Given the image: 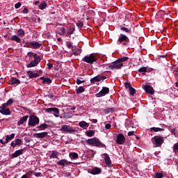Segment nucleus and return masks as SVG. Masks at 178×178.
Wrapping results in <instances>:
<instances>
[{"label": "nucleus", "instance_id": "8fccbe9b", "mask_svg": "<svg viewBox=\"0 0 178 178\" xmlns=\"http://www.w3.org/2000/svg\"><path fill=\"white\" fill-rule=\"evenodd\" d=\"M20 6H22V3L21 2H18L15 5V9H19V8H20Z\"/></svg>", "mask_w": 178, "mask_h": 178}, {"label": "nucleus", "instance_id": "20e7f679", "mask_svg": "<svg viewBox=\"0 0 178 178\" xmlns=\"http://www.w3.org/2000/svg\"><path fill=\"white\" fill-rule=\"evenodd\" d=\"M40 124V118L37 117L36 115H31L29 117L28 124L29 126H31V127H35V126H37V124Z\"/></svg>", "mask_w": 178, "mask_h": 178}, {"label": "nucleus", "instance_id": "dca6fc26", "mask_svg": "<svg viewBox=\"0 0 178 178\" xmlns=\"http://www.w3.org/2000/svg\"><path fill=\"white\" fill-rule=\"evenodd\" d=\"M104 162H105L106 166H108V168L112 167V161H111V158L109 157V156L108 154L105 155Z\"/></svg>", "mask_w": 178, "mask_h": 178}, {"label": "nucleus", "instance_id": "473e14b6", "mask_svg": "<svg viewBox=\"0 0 178 178\" xmlns=\"http://www.w3.org/2000/svg\"><path fill=\"white\" fill-rule=\"evenodd\" d=\"M79 126H80V127H88L90 124L87 123L86 121H81L79 123Z\"/></svg>", "mask_w": 178, "mask_h": 178}, {"label": "nucleus", "instance_id": "49530a36", "mask_svg": "<svg viewBox=\"0 0 178 178\" xmlns=\"http://www.w3.org/2000/svg\"><path fill=\"white\" fill-rule=\"evenodd\" d=\"M124 84V87L128 88L129 90L132 87L131 84H130V83L129 82H125Z\"/></svg>", "mask_w": 178, "mask_h": 178}, {"label": "nucleus", "instance_id": "cd10ccee", "mask_svg": "<svg viewBox=\"0 0 178 178\" xmlns=\"http://www.w3.org/2000/svg\"><path fill=\"white\" fill-rule=\"evenodd\" d=\"M11 40L12 41H15V42H18V43L22 42V39H20V38H19V36L16 35L11 36Z\"/></svg>", "mask_w": 178, "mask_h": 178}, {"label": "nucleus", "instance_id": "37998d69", "mask_svg": "<svg viewBox=\"0 0 178 178\" xmlns=\"http://www.w3.org/2000/svg\"><path fill=\"white\" fill-rule=\"evenodd\" d=\"M47 83V84H51L52 83V81L49 78H45L43 81V83Z\"/></svg>", "mask_w": 178, "mask_h": 178}, {"label": "nucleus", "instance_id": "4be33fe9", "mask_svg": "<svg viewBox=\"0 0 178 178\" xmlns=\"http://www.w3.org/2000/svg\"><path fill=\"white\" fill-rule=\"evenodd\" d=\"M23 154V149L15 151L13 154V158H17V156H20V155Z\"/></svg>", "mask_w": 178, "mask_h": 178}, {"label": "nucleus", "instance_id": "3c124183", "mask_svg": "<svg viewBox=\"0 0 178 178\" xmlns=\"http://www.w3.org/2000/svg\"><path fill=\"white\" fill-rule=\"evenodd\" d=\"M25 175H26L27 177H31V176H33V171H29Z\"/></svg>", "mask_w": 178, "mask_h": 178}, {"label": "nucleus", "instance_id": "f8f14e48", "mask_svg": "<svg viewBox=\"0 0 178 178\" xmlns=\"http://www.w3.org/2000/svg\"><path fill=\"white\" fill-rule=\"evenodd\" d=\"M124 141H126V138L124 137V135L122 134H118L116 140L117 144L122 145V144H124Z\"/></svg>", "mask_w": 178, "mask_h": 178}, {"label": "nucleus", "instance_id": "58836bf2", "mask_svg": "<svg viewBox=\"0 0 178 178\" xmlns=\"http://www.w3.org/2000/svg\"><path fill=\"white\" fill-rule=\"evenodd\" d=\"M27 55H28V56H29V58H33V57L34 59H35V56H38V55H37V54H34L32 51L28 52Z\"/></svg>", "mask_w": 178, "mask_h": 178}, {"label": "nucleus", "instance_id": "6ab92c4d", "mask_svg": "<svg viewBox=\"0 0 178 178\" xmlns=\"http://www.w3.org/2000/svg\"><path fill=\"white\" fill-rule=\"evenodd\" d=\"M33 136L35 137V138H44V137L48 136V132L34 134Z\"/></svg>", "mask_w": 178, "mask_h": 178}, {"label": "nucleus", "instance_id": "7ed1b4c3", "mask_svg": "<svg viewBox=\"0 0 178 178\" xmlns=\"http://www.w3.org/2000/svg\"><path fill=\"white\" fill-rule=\"evenodd\" d=\"M97 60V56H95V54H90L87 56H85L82 58L83 62H86V63H89V65H92V63H95Z\"/></svg>", "mask_w": 178, "mask_h": 178}, {"label": "nucleus", "instance_id": "4d7b16f0", "mask_svg": "<svg viewBox=\"0 0 178 178\" xmlns=\"http://www.w3.org/2000/svg\"><path fill=\"white\" fill-rule=\"evenodd\" d=\"M134 133H136V131H131L128 133V136H134Z\"/></svg>", "mask_w": 178, "mask_h": 178}, {"label": "nucleus", "instance_id": "aec40b11", "mask_svg": "<svg viewBox=\"0 0 178 178\" xmlns=\"http://www.w3.org/2000/svg\"><path fill=\"white\" fill-rule=\"evenodd\" d=\"M11 147L15 148L16 145L20 146L22 145V139L17 138L15 140V141H13L10 144Z\"/></svg>", "mask_w": 178, "mask_h": 178}, {"label": "nucleus", "instance_id": "052dcab7", "mask_svg": "<svg viewBox=\"0 0 178 178\" xmlns=\"http://www.w3.org/2000/svg\"><path fill=\"white\" fill-rule=\"evenodd\" d=\"M34 175L36 177H39V176H41V172H34Z\"/></svg>", "mask_w": 178, "mask_h": 178}, {"label": "nucleus", "instance_id": "69168bd1", "mask_svg": "<svg viewBox=\"0 0 178 178\" xmlns=\"http://www.w3.org/2000/svg\"><path fill=\"white\" fill-rule=\"evenodd\" d=\"M40 80H42L44 81V80H45V78L44 76H42L40 78Z\"/></svg>", "mask_w": 178, "mask_h": 178}, {"label": "nucleus", "instance_id": "09e8293b", "mask_svg": "<svg viewBox=\"0 0 178 178\" xmlns=\"http://www.w3.org/2000/svg\"><path fill=\"white\" fill-rule=\"evenodd\" d=\"M67 47L70 49H73V45L72 44V42H67Z\"/></svg>", "mask_w": 178, "mask_h": 178}, {"label": "nucleus", "instance_id": "f257e3e1", "mask_svg": "<svg viewBox=\"0 0 178 178\" xmlns=\"http://www.w3.org/2000/svg\"><path fill=\"white\" fill-rule=\"evenodd\" d=\"M129 57H122L113 62L111 65H109L108 69L111 70H118V69H122L123 67V62H127Z\"/></svg>", "mask_w": 178, "mask_h": 178}, {"label": "nucleus", "instance_id": "e2e57ef3", "mask_svg": "<svg viewBox=\"0 0 178 178\" xmlns=\"http://www.w3.org/2000/svg\"><path fill=\"white\" fill-rule=\"evenodd\" d=\"M92 122V123H97L98 122V120L97 119H93L91 120Z\"/></svg>", "mask_w": 178, "mask_h": 178}, {"label": "nucleus", "instance_id": "0e129e2a", "mask_svg": "<svg viewBox=\"0 0 178 178\" xmlns=\"http://www.w3.org/2000/svg\"><path fill=\"white\" fill-rule=\"evenodd\" d=\"M76 109V107L75 106H73L70 108L71 111H74Z\"/></svg>", "mask_w": 178, "mask_h": 178}, {"label": "nucleus", "instance_id": "2f4dec72", "mask_svg": "<svg viewBox=\"0 0 178 178\" xmlns=\"http://www.w3.org/2000/svg\"><path fill=\"white\" fill-rule=\"evenodd\" d=\"M49 126L47 124H42L40 126L37 127V129H39L40 130H45L46 129H48Z\"/></svg>", "mask_w": 178, "mask_h": 178}, {"label": "nucleus", "instance_id": "7c9ffc66", "mask_svg": "<svg viewBox=\"0 0 178 178\" xmlns=\"http://www.w3.org/2000/svg\"><path fill=\"white\" fill-rule=\"evenodd\" d=\"M69 156L71 159H77V158H79V154L76 152H71L70 153Z\"/></svg>", "mask_w": 178, "mask_h": 178}, {"label": "nucleus", "instance_id": "ea45409f", "mask_svg": "<svg viewBox=\"0 0 178 178\" xmlns=\"http://www.w3.org/2000/svg\"><path fill=\"white\" fill-rule=\"evenodd\" d=\"M12 104H13V99H10L8 100V102L6 103H4L3 104L8 107V106H10V105H12Z\"/></svg>", "mask_w": 178, "mask_h": 178}, {"label": "nucleus", "instance_id": "bf43d9fd", "mask_svg": "<svg viewBox=\"0 0 178 178\" xmlns=\"http://www.w3.org/2000/svg\"><path fill=\"white\" fill-rule=\"evenodd\" d=\"M46 97H48V98H54V95L49 93L48 95H46Z\"/></svg>", "mask_w": 178, "mask_h": 178}, {"label": "nucleus", "instance_id": "a19ab883", "mask_svg": "<svg viewBox=\"0 0 178 178\" xmlns=\"http://www.w3.org/2000/svg\"><path fill=\"white\" fill-rule=\"evenodd\" d=\"M139 73H143V74H144V73H146L147 72V68L145 67H142L138 70Z\"/></svg>", "mask_w": 178, "mask_h": 178}, {"label": "nucleus", "instance_id": "b1692460", "mask_svg": "<svg viewBox=\"0 0 178 178\" xmlns=\"http://www.w3.org/2000/svg\"><path fill=\"white\" fill-rule=\"evenodd\" d=\"M9 81H10V84H11V85L20 84V80H19L16 78L11 77Z\"/></svg>", "mask_w": 178, "mask_h": 178}, {"label": "nucleus", "instance_id": "603ef678", "mask_svg": "<svg viewBox=\"0 0 178 178\" xmlns=\"http://www.w3.org/2000/svg\"><path fill=\"white\" fill-rule=\"evenodd\" d=\"M173 150H174V151H178V143H175V144L174 145Z\"/></svg>", "mask_w": 178, "mask_h": 178}, {"label": "nucleus", "instance_id": "a18cd8bd", "mask_svg": "<svg viewBox=\"0 0 178 178\" xmlns=\"http://www.w3.org/2000/svg\"><path fill=\"white\" fill-rule=\"evenodd\" d=\"M76 24V26L78 27V29H80V30H81V29H83V22H78Z\"/></svg>", "mask_w": 178, "mask_h": 178}, {"label": "nucleus", "instance_id": "412c9836", "mask_svg": "<svg viewBox=\"0 0 178 178\" xmlns=\"http://www.w3.org/2000/svg\"><path fill=\"white\" fill-rule=\"evenodd\" d=\"M59 155V152L54 150L51 152V154L49 155L50 159H58V156Z\"/></svg>", "mask_w": 178, "mask_h": 178}, {"label": "nucleus", "instance_id": "39448f33", "mask_svg": "<svg viewBox=\"0 0 178 178\" xmlns=\"http://www.w3.org/2000/svg\"><path fill=\"white\" fill-rule=\"evenodd\" d=\"M153 145L155 147H161L163 144V138L162 136H156L152 138Z\"/></svg>", "mask_w": 178, "mask_h": 178}, {"label": "nucleus", "instance_id": "f704fd0d", "mask_svg": "<svg viewBox=\"0 0 178 178\" xmlns=\"http://www.w3.org/2000/svg\"><path fill=\"white\" fill-rule=\"evenodd\" d=\"M85 88L83 86L79 87L77 89H76V94H81V92H84Z\"/></svg>", "mask_w": 178, "mask_h": 178}, {"label": "nucleus", "instance_id": "72a5a7b5", "mask_svg": "<svg viewBox=\"0 0 178 178\" xmlns=\"http://www.w3.org/2000/svg\"><path fill=\"white\" fill-rule=\"evenodd\" d=\"M152 131H155V133H158V131H165V129L159 127H152L151 128Z\"/></svg>", "mask_w": 178, "mask_h": 178}, {"label": "nucleus", "instance_id": "bb28decb", "mask_svg": "<svg viewBox=\"0 0 178 178\" xmlns=\"http://www.w3.org/2000/svg\"><path fill=\"white\" fill-rule=\"evenodd\" d=\"M74 27L70 28L67 29V33H66V37H70L73 33H74Z\"/></svg>", "mask_w": 178, "mask_h": 178}, {"label": "nucleus", "instance_id": "680f3d73", "mask_svg": "<svg viewBox=\"0 0 178 178\" xmlns=\"http://www.w3.org/2000/svg\"><path fill=\"white\" fill-rule=\"evenodd\" d=\"M0 143H1V144H3V145H5V144H8V143H6V141H3L2 139L0 140Z\"/></svg>", "mask_w": 178, "mask_h": 178}, {"label": "nucleus", "instance_id": "393cba45", "mask_svg": "<svg viewBox=\"0 0 178 178\" xmlns=\"http://www.w3.org/2000/svg\"><path fill=\"white\" fill-rule=\"evenodd\" d=\"M27 74L29 76L30 79H34V78L38 77V76H40L38 74L34 73V72H33V71H28Z\"/></svg>", "mask_w": 178, "mask_h": 178}, {"label": "nucleus", "instance_id": "1a4fd4ad", "mask_svg": "<svg viewBox=\"0 0 178 178\" xmlns=\"http://www.w3.org/2000/svg\"><path fill=\"white\" fill-rule=\"evenodd\" d=\"M109 93V88L107 87H103L102 90L99 92L95 95L97 98H101V97H105L106 94Z\"/></svg>", "mask_w": 178, "mask_h": 178}, {"label": "nucleus", "instance_id": "13d9d810", "mask_svg": "<svg viewBox=\"0 0 178 178\" xmlns=\"http://www.w3.org/2000/svg\"><path fill=\"white\" fill-rule=\"evenodd\" d=\"M48 69H52L54 67V65L51 63H47Z\"/></svg>", "mask_w": 178, "mask_h": 178}, {"label": "nucleus", "instance_id": "9d476101", "mask_svg": "<svg viewBox=\"0 0 178 178\" xmlns=\"http://www.w3.org/2000/svg\"><path fill=\"white\" fill-rule=\"evenodd\" d=\"M60 130V131H63L65 133H70V134H72V133H75L76 131V130L72 129V127H70V126L69 125H63Z\"/></svg>", "mask_w": 178, "mask_h": 178}, {"label": "nucleus", "instance_id": "4c0bfd02", "mask_svg": "<svg viewBox=\"0 0 178 178\" xmlns=\"http://www.w3.org/2000/svg\"><path fill=\"white\" fill-rule=\"evenodd\" d=\"M24 31L22 29H19L17 31V35H19V37H24Z\"/></svg>", "mask_w": 178, "mask_h": 178}, {"label": "nucleus", "instance_id": "a211bd4d", "mask_svg": "<svg viewBox=\"0 0 178 178\" xmlns=\"http://www.w3.org/2000/svg\"><path fill=\"white\" fill-rule=\"evenodd\" d=\"M29 45H31L33 49H38L41 47V43L38 42H31Z\"/></svg>", "mask_w": 178, "mask_h": 178}, {"label": "nucleus", "instance_id": "5701e85b", "mask_svg": "<svg viewBox=\"0 0 178 178\" xmlns=\"http://www.w3.org/2000/svg\"><path fill=\"white\" fill-rule=\"evenodd\" d=\"M28 119H29V115H25V116L22 117L18 121L17 126H20L21 124H23V123H24V122H26Z\"/></svg>", "mask_w": 178, "mask_h": 178}, {"label": "nucleus", "instance_id": "2eb2a0df", "mask_svg": "<svg viewBox=\"0 0 178 178\" xmlns=\"http://www.w3.org/2000/svg\"><path fill=\"white\" fill-rule=\"evenodd\" d=\"M101 168L95 167L94 168H92L91 170H89L88 172L91 175H99L101 173Z\"/></svg>", "mask_w": 178, "mask_h": 178}, {"label": "nucleus", "instance_id": "c85d7f7f", "mask_svg": "<svg viewBox=\"0 0 178 178\" xmlns=\"http://www.w3.org/2000/svg\"><path fill=\"white\" fill-rule=\"evenodd\" d=\"M120 31H124L127 34H131V28L121 27Z\"/></svg>", "mask_w": 178, "mask_h": 178}, {"label": "nucleus", "instance_id": "4468645a", "mask_svg": "<svg viewBox=\"0 0 178 178\" xmlns=\"http://www.w3.org/2000/svg\"><path fill=\"white\" fill-rule=\"evenodd\" d=\"M105 79H106V76L97 75L90 79V83H97V81H101V80H105Z\"/></svg>", "mask_w": 178, "mask_h": 178}, {"label": "nucleus", "instance_id": "f3484780", "mask_svg": "<svg viewBox=\"0 0 178 178\" xmlns=\"http://www.w3.org/2000/svg\"><path fill=\"white\" fill-rule=\"evenodd\" d=\"M57 165H60V166H67V165H70V162L66 159H62L57 162Z\"/></svg>", "mask_w": 178, "mask_h": 178}, {"label": "nucleus", "instance_id": "e433bc0d", "mask_svg": "<svg viewBox=\"0 0 178 178\" xmlns=\"http://www.w3.org/2000/svg\"><path fill=\"white\" fill-rule=\"evenodd\" d=\"M59 30V34L60 35H65V33H66V29L63 27L58 28Z\"/></svg>", "mask_w": 178, "mask_h": 178}, {"label": "nucleus", "instance_id": "a878e982", "mask_svg": "<svg viewBox=\"0 0 178 178\" xmlns=\"http://www.w3.org/2000/svg\"><path fill=\"white\" fill-rule=\"evenodd\" d=\"M15 134H11L10 135H6V143H9V141L13 140V138H15Z\"/></svg>", "mask_w": 178, "mask_h": 178}, {"label": "nucleus", "instance_id": "6e6552de", "mask_svg": "<svg viewBox=\"0 0 178 178\" xmlns=\"http://www.w3.org/2000/svg\"><path fill=\"white\" fill-rule=\"evenodd\" d=\"M44 112H47V113H51V112H54V115L56 118H59V108L52 107V108H44Z\"/></svg>", "mask_w": 178, "mask_h": 178}, {"label": "nucleus", "instance_id": "c9c22d12", "mask_svg": "<svg viewBox=\"0 0 178 178\" xmlns=\"http://www.w3.org/2000/svg\"><path fill=\"white\" fill-rule=\"evenodd\" d=\"M86 133V136H88V137H92V136H94V134H95V131L88 130Z\"/></svg>", "mask_w": 178, "mask_h": 178}, {"label": "nucleus", "instance_id": "0eeeda50", "mask_svg": "<svg viewBox=\"0 0 178 178\" xmlns=\"http://www.w3.org/2000/svg\"><path fill=\"white\" fill-rule=\"evenodd\" d=\"M118 42L120 44L126 46L130 42V39L126 35L120 34L118 38Z\"/></svg>", "mask_w": 178, "mask_h": 178}, {"label": "nucleus", "instance_id": "338daca9", "mask_svg": "<svg viewBox=\"0 0 178 178\" xmlns=\"http://www.w3.org/2000/svg\"><path fill=\"white\" fill-rule=\"evenodd\" d=\"M40 3V1H36L35 2V5H38Z\"/></svg>", "mask_w": 178, "mask_h": 178}, {"label": "nucleus", "instance_id": "de8ad7c7", "mask_svg": "<svg viewBox=\"0 0 178 178\" xmlns=\"http://www.w3.org/2000/svg\"><path fill=\"white\" fill-rule=\"evenodd\" d=\"M104 112H106V113H109L111 112H113V108H108L104 110Z\"/></svg>", "mask_w": 178, "mask_h": 178}, {"label": "nucleus", "instance_id": "774afa93", "mask_svg": "<svg viewBox=\"0 0 178 178\" xmlns=\"http://www.w3.org/2000/svg\"><path fill=\"white\" fill-rule=\"evenodd\" d=\"M175 86H176V87H178V81H177V82L175 83Z\"/></svg>", "mask_w": 178, "mask_h": 178}, {"label": "nucleus", "instance_id": "5fc2aeb1", "mask_svg": "<svg viewBox=\"0 0 178 178\" xmlns=\"http://www.w3.org/2000/svg\"><path fill=\"white\" fill-rule=\"evenodd\" d=\"M84 81H85L84 80L81 81V80L77 79H76V84L80 85V84H81V83H84Z\"/></svg>", "mask_w": 178, "mask_h": 178}, {"label": "nucleus", "instance_id": "ddd939ff", "mask_svg": "<svg viewBox=\"0 0 178 178\" xmlns=\"http://www.w3.org/2000/svg\"><path fill=\"white\" fill-rule=\"evenodd\" d=\"M143 88L147 94H150L151 95H154V88L149 85H143Z\"/></svg>", "mask_w": 178, "mask_h": 178}, {"label": "nucleus", "instance_id": "6e6d98bb", "mask_svg": "<svg viewBox=\"0 0 178 178\" xmlns=\"http://www.w3.org/2000/svg\"><path fill=\"white\" fill-rule=\"evenodd\" d=\"M105 127H106V129H107V130H109V129H111V127H112V125H111V124H106Z\"/></svg>", "mask_w": 178, "mask_h": 178}, {"label": "nucleus", "instance_id": "c03bdc74", "mask_svg": "<svg viewBox=\"0 0 178 178\" xmlns=\"http://www.w3.org/2000/svg\"><path fill=\"white\" fill-rule=\"evenodd\" d=\"M162 177H163V174L161 172H156L154 176V178H162Z\"/></svg>", "mask_w": 178, "mask_h": 178}, {"label": "nucleus", "instance_id": "c756f323", "mask_svg": "<svg viewBox=\"0 0 178 178\" xmlns=\"http://www.w3.org/2000/svg\"><path fill=\"white\" fill-rule=\"evenodd\" d=\"M38 6H39V9H40V10H44V9H47L48 4H47V3H45V1H43Z\"/></svg>", "mask_w": 178, "mask_h": 178}, {"label": "nucleus", "instance_id": "864d4df0", "mask_svg": "<svg viewBox=\"0 0 178 178\" xmlns=\"http://www.w3.org/2000/svg\"><path fill=\"white\" fill-rule=\"evenodd\" d=\"M22 13H24V14L29 13V8H24V10H22Z\"/></svg>", "mask_w": 178, "mask_h": 178}, {"label": "nucleus", "instance_id": "f03ea898", "mask_svg": "<svg viewBox=\"0 0 178 178\" xmlns=\"http://www.w3.org/2000/svg\"><path fill=\"white\" fill-rule=\"evenodd\" d=\"M87 143L89 144V145H93L94 147H98L99 148L106 147V145L102 143V142H101V140L97 138L88 139Z\"/></svg>", "mask_w": 178, "mask_h": 178}, {"label": "nucleus", "instance_id": "423d86ee", "mask_svg": "<svg viewBox=\"0 0 178 178\" xmlns=\"http://www.w3.org/2000/svg\"><path fill=\"white\" fill-rule=\"evenodd\" d=\"M40 62H41V58L40 57V56L35 55V58L32 60L30 63L26 65V67H35V66L38 65V63H40Z\"/></svg>", "mask_w": 178, "mask_h": 178}, {"label": "nucleus", "instance_id": "79ce46f5", "mask_svg": "<svg viewBox=\"0 0 178 178\" xmlns=\"http://www.w3.org/2000/svg\"><path fill=\"white\" fill-rule=\"evenodd\" d=\"M129 94L131 95H134V94H136V89H134V88L131 87V88L129 89Z\"/></svg>", "mask_w": 178, "mask_h": 178}, {"label": "nucleus", "instance_id": "9b49d317", "mask_svg": "<svg viewBox=\"0 0 178 178\" xmlns=\"http://www.w3.org/2000/svg\"><path fill=\"white\" fill-rule=\"evenodd\" d=\"M0 113H1V115H10V110L3 104L1 106H0Z\"/></svg>", "mask_w": 178, "mask_h": 178}]
</instances>
